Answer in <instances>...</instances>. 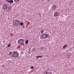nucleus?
<instances>
[{
	"label": "nucleus",
	"instance_id": "nucleus-1",
	"mask_svg": "<svg viewBox=\"0 0 74 74\" xmlns=\"http://www.w3.org/2000/svg\"><path fill=\"white\" fill-rule=\"evenodd\" d=\"M40 37L42 39H45L48 38V34L43 33L41 34Z\"/></svg>",
	"mask_w": 74,
	"mask_h": 74
},
{
	"label": "nucleus",
	"instance_id": "nucleus-2",
	"mask_svg": "<svg viewBox=\"0 0 74 74\" xmlns=\"http://www.w3.org/2000/svg\"><path fill=\"white\" fill-rule=\"evenodd\" d=\"M13 24L15 26H18L20 24V21L16 20L14 21Z\"/></svg>",
	"mask_w": 74,
	"mask_h": 74
},
{
	"label": "nucleus",
	"instance_id": "nucleus-3",
	"mask_svg": "<svg viewBox=\"0 0 74 74\" xmlns=\"http://www.w3.org/2000/svg\"><path fill=\"white\" fill-rule=\"evenodd\" d=\"M12 56L13 58H18V56H19V54L17 52H15L12 53Z\"/></svg>",
	"mask_w": 74,
	"mask_h": 74
},
{
	"label": "nucleus",
	"instance_id": "nucleus-4",
	"mask_svg": "<svg viewBox=\"0 0 74 74\" xmlns=\"http://www.w3.org/2000/svg\"><path fill=\"white\" fill-rule=\"evenodd\" d=\"M2 7L3 8V10H6L7 9L8 6L6 4H4L3 5Z\"/></svg>",
	"mask_w": 74,
	"mask_h": 74
},
{
	"label": "nucleus",
	"instance_id": "nucleus-5",
	"mask_svg": "<svg viewBox=\"0 0 74 74\" xmlns=\"http://www.w3.org/2000/svg\"><path fill=\"white\" fill-rule=\"evenodd\" d=\"M23 42V40L22 39H20L18 40V44H21V43Z\"/></svg>",
	"mask_w": 74,
	"mask_h": 74
},
{
	"label": "nucleus",
	"instance_id": "nucleus-6",
	"mask_svg": "<svg viewBox=\"0 0 74 74\" xmlns=\"http://www.w3.org/2000/svg\"><path fill=\"white\" fill-rule=\"evenodd\" d=\"M56 8H57V6L56 5H53L52 9L53 10H56Z\"/></svg>",
	"mask_w": 74,
	"mask_h": 74
},
{
	"label": "nucleus",
	"instance_id": "nucleus-7",
	"mask_svg": "<svg viewBox=\"0 0 74 74\" xmlns=\"http://www.w3.org/2000/svg\"><path fill=\"white\" fill-rule=\"evenodd\" d=\"M6 1H7L8 3H14V1L12 0H5Z\"/></svg>",
	"mask_w": 74,
	"mask_h": 74
},
{
	"label": "nucleus",
	"instance_id": "nucleus-8",
	"mask_svg": "<svg viewBox=\"0 0 74 74\" xmlns=\"http://www.w3.org/2000/svg\"><path fill=\"white\" fill-rule=\"evenodd\" d=\"M59 15V13L58 12H56L54 14V17H56V16H58Z\"/></svg>",
	"mask_w": 74,
	"mask_h": 74
},
{
	"label": "nucleus",
	"instance_id": "nucleus-9",
	"mask_svg": "<svg viewBox=\"0 0 74 74\" xmlns=\"http://www.w3.org/2000/svg\"><path fill=\"white\" fill-rule=\"evenodd\" d=\"M11 9H12L11 7L9 6L8 7L7 11H8V12L10 11H11Z\"/></svg>",
	"mask_w": 74,
	"mask_h": 74
},
{
	"label": "nucleus",
	"instance_id": "nucleus-10",
	"mask_svg": "<svg viewBox=\"0 0 74 74\" xmlns=\"http://www.w3.org/2000/svg\"><path fill=\"white\" fill-rule=\"evenodd\" d=\"M66 47H67V45H64L63 47V49H64V48H65Z\"/></svg>",
	"mask_w": 74,
	"mask_h": 74
},
{
	"label": "nucleus",
	"instance_id": "nucleus-11",
	"mask_svg": "<svg viewBox=\"0 0 74 74\" xmlns=\"http://www.w3.org/2000/svg\"><path fill=\"white\" fill-rule=\"evenodd\" d=\"M28 42H29V41H28V40H27L25 41V43L26 44H27Z\"/></svg>",
	"mask_w": 74,
	"mask_h": 74
},
{
	"label": "nucleus",
	"instance_id": "nucleus-12",
	"mask_svg": "<svg viewBox=\"0 0 74 74\" xmlns=\"http://www.w3.org/2000/svg\"><path fill=\"white\" fill-rule=\"evenodd\" d=\"M20 0H14L15 2H19Z\"/></svg>",
	"mask_w": 74,
	"mask_h": 74
},
{
	"label": "nucleus",
	"instance_id": "nucleus-13",
	"mask_svg": "<svg viewBox=\"0 0 74 74\" xmlns=\"http://www.w3.org/2000/svg\"><path fill=\"white\" fill-rule=\"evenodd\" d=\"M20 25L23 26V23L22 22H21L20 24Z\"/></svg>",
	"mask_w": 74,
	"mask_h": 74
},
{
	"label": "nucleus",
	"instance_id": "nucleus-14",
	"mask_svg": "<svg viewBox=\"0 0 74 74\" xmlns=\"http://www.w3.org/2000/svg\"><path fill=\"white\" fill-rule=\"evenodd\" d=\"M11 46V44H9L7 47H10Z\"/></svg>",
	"mask_w": 74,
	"mask_h": 74
},
{
	"label": "nucleus",
	"instance_id": "nucleus-15",
	"mask_svg": "<svg viewBox=\"0 0 74 74\" xmlns=\"http://www.w3.org/2000/svg\"><path fill=\"white\" fill-rule=\"evenodd\" d=\"M40 33H44V30H41L40 31Z\"/></svg>",
	"mask_w": 74,
	"mask_h": 74
},
{
	"label": "nucleus",
	"instance_id": "nucleus-16",
	"mask_svg": "<svg viewBox=\"0 0 74 74\" xmlns=\"http://www.w3.org/2000/svg\"><path fill=\"white\" fill-rule=\"evenodd\" d=\"M20 44H21V45H25V44H24V43L22 42L21 43H20Z\"/></svg>",
	"mask_w": 74,
	"mask_h": 74
},
{
	"label": "nucleus",
	"instance_id": "nucleus-17",
	"mask_svg": "<svg viewBox=\"0 0 74 74\" xmlns=\"http://www.w3.org/2000/svg\"><path fill=\"white\" fill-rule=\"evenodd\" d=\"M12 52H10L9 53V55H10H10H11V54H12Z\"/></svg>",
	"mask_w": 74,
	"mask_h": 74
},
{
	"label": "nucleus",
	"instance_id": "nucleus-18",
	"mask_svg": "<svg viewBox=\"0 0 74 74\" xmlns=\"http://www.w3.org/2000/svg\"><path fill=\"white\" fill-rule=\"evenodd\" d=\"M40 56H39L36 57V59H37V58H40Z\"/></svg>",
	"mask_w": 74,
	"mask_h": 74
},
{
	"label": "nucleus",
	"instance_id": "nucleus-19",
	"mask_svg": "<svg viewBox=\"0 0 74 74\" xmlns=\"http://www.w3.org/2000/svg\"><path fill=\"white\" fill-rule=\"evenodd\" d=\"M44 49V47H41L40 48L41 50H42Z\"/></svg>",
	"mask_w": 74,
	"mask_h": 74
},
{
	"label": "nucleus",
	"instance_id": "nucleus-20",
	"mask_svg": "<svg viewBox=\"0 0 74 74\" xmlns=\"http://www.w3.org/2000/svg\"><path fill=\"white\" fill-rule=\"evenodd\" d=\"M34 68V67L33 66H31V68L32 69H33Z\"/></svg>",
	"mask_w": 74,
	"mask_h": 74
},
{
	"label": "nucleus",
	"instance_id": "nucleus-21",
	"mask_svg": "<svg viewBox=\"0 0 74 74\" xmlns=\"http://www.w3.org/2000/svg\"><path fill=\"white\" fill-rule=\"evenodd\" d=\"M46 73L48 74V72L47 71H46Z\"/></svg>",
	"mask_w": 74,
	"mask_h": 74
},
{
	"label": "nucleus",
	"instance_id": "nucleus-22",
	"mask_svg": "<svg viewBox=\"0 0 74 74\" xmlns=\"http://www.w3.org/2000/svg\"><path fill=\"white\" fill-rule=\"evenodd\" d=\"M39 57L40 58H42V56H40Z\"/></svg>",
	"mask_w": 74,
	"mask_h": 74
},
{
	"label": "nucleus",
	"instance_id": "nucleus-23",
	"mask_svg": "<svg viewBox=\"0 0 74 74\" xmlns=\"http://www.w3.org/2000/svg\"><path fill=\"white\" fill-rule=\"evenodd\" d=\"M49 74H52V73H51V72H49Z\"/></svg>",
	"mask_w": 74,
	"mask_h": 74
},
{
	"label": "nucleus",
	"instance_id": "nucleus-24",
	"mask_svg": "<svg viewBox=\"0 0 74 74\" xmlns=\"http://www.w3.org/2000/svg\"><path fill=\"white\" fill-rule=\"evenodd\" d=\"M50 1V0H47V1Z\"/></svg>",
	"mask_w": 74,
	"mask_h": 74
},
{
	"label": "nucleus",
	"instance_id": "nucleus-25",
	"mask_svg": "<svg viewBox=\"0 0 74 74\" xmlns=\"http://www.w3.org/2000/svg\"><path fill=\"white\" fill-rule=\"evenodd\" d=\"M23 28H25V26H23Z\"/></svg>",
	"mask_w": 74,
	"mask_h": 74
},
{
	"label": "nucleus",
	"instance_id": "nucleus-26",
	"mask_svg": "<svg viewBox=\"0 0 74 74\" xmlns=\"http://www.w3.org/2000/svg\"><path fill=\"white\" fill-rule=\"evenodd\" d=\"M25 22H27V21H25Z\"/></svg>",
	"mask_w": 74,
	"mask_h": 74
},
{
	"label": "nucleus",
	"instance_id": "nucleus-27",
	"mask_svg": "<svg viewBox=\"0 0 74 74\" xmlns=\"http://www.w3.org/2000/svg\"><path fill=\"white\" fill-rule=\"evenodd\" d=\"M42 0V1H43V0Z\"/></svg>",
	"mask_w": 74,
	"mask_h": 74
},
{
	"label": "nucleus",
	"instance_id": "nucleus-28",
	"mask_svg": "<svg viewBox=\"0 0 74 74\" xmlns=\"http://www.w3.org/2000/svg\"><path fill=\"white\" fill-rule=\"evenodd\" d=\"M48 69H49V68H48Z\"/></svg>",
	"mask_w": 74,
	"mask_h": 74
},
{
	"label": "nucleus",
	"instance_id": "nucleus-29",
	"mask_svg": "<svg viewBox=\"0 0 74 74\" xmlns=\"http://www.w3.org/2000/svg\"><path fill=\"white\" fill-rule=\"evenodd\" d=\"M3 67H4V66H3Z\"/></svg>",
	"mask_w": 74,
	"mask_h": 74
},
{
	"label": "nucleus",
	"instance_id": "nucleus-30",
	"mask_svg": "<svg viewBox=\"0 0 74 74\" xmlns=\"http://www.w3.org/2000/svg\"><path fill=\"white\" fill-rule=\"evenodd\" d=\"M3 67H4V66H3Z\"/></svg>",
	"mask_w": 74,
	"mask_h": 74
}]
</instances>
